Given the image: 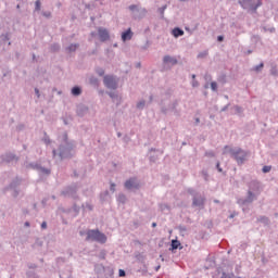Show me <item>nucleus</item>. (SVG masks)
Wrapping results in <instances>:
<instances>
[{
  "mask_svg": "<svg viewBox=\"0 0 278 278\" xmlns=\"http://www.w3.org/2000/svg\"><path fill=\"white\" fill-rule=\"evenodd\" d=\"M53 157H59L62 162L63 160H71L75 155V142L68 140V134H63L62 143L59 148L52 150Z\"/></svg>",
  "mask_w": 278,
  "mask_h": 278,
  "instance_id": "f257e3e1",
  "label": "nucleus"
},
{
  "mask_svg": "<svg viewBox=\"0 0 278 278\" xmlns=\"http://www.w3.org/2000/svg\"><path fill=\"white\" fill-rule=\"evenodd\" d=\"M264 188L262 187V182L257 179L251 180L248 184L247 197L244 199H239L237 201L238 205H251L253 201H257L260 199V194H262Z\"/></svg>",
  "mask_w": 278,
  "mask_h": 278,
  "instance_id": "f03ea898",
  "label": "nucleus"
},
{
  "mask_svg": "<svg viewBox=\"0 0 278 278\" xmlns=\"http://www.w3.org/2000/svg\"><path fill=\"white\" fill-rule=\"evenodd\" d=\"M226 153H229L230 157L235 160L238 166L244 165V163L249 160V151L240 147L231 148L229 146H225L223 154L226 155Z\"/></svg>",
  "mask_w": 278,
  "mask_h": 278,
  "instance_id": "7ed1b4c3",
  "label": "nucleus"
},
{
  "mask_svg": "<svg viewBox=\"0 0 278 278\" xmlns=\"http://www.w3.org/2000/svg\"><path fill=\"white\" fill-rule=\"evenodd\" d=\"M86 242H98L99 244H105L108 242V236L101 232L99 229H89L86 232Z\"/></svg>",
  "mask_w": 278,
  "mask_h": 278,
  "instance_id": "20e7f679",
  "label": "nucleus"
},
{
  "mask_svg": "<svg viewBox=\"0 0 278 278\" xmlns=\"http://www.w3.org/2000/svg\"><path fill=\"white\" fill-rule=\"evenodd\" d=\"M238 3L242 10L251 14H257V9L262 8V0H238Z\"/></svg>",
  "mask_w": 278,
  "mask_h": 278,
  "instance_id": "39448f33",
  "label": "nucleus"
},
{
  "mask_svg": "<svg viewBox=\"0 0 278 278\" xmlns=\"http://www.w3.org/2000/svg\"><path fill=\"white\" fill-rule=\"evenodd\" d=\"M79 186H77V184H73L71 186L65 187L64 190L61 191V194L62 197H66L68 199L77 201L79 199V195L77 194Z\"/></svg>",
  "mask_w": 278,
  "mask_h": 278,
  "instance_id": "423d86ee",
  "label": "nucleus"
},
{
  "mask_svg": "<svg viewBox=\"0 0 278 278\" xmlns=\"http://www.w3.org/2000/svg\"><path fill=\"white\" fill-rule=\"evenodd\" d=\"M128 10L131 12V18H134V21H138L147 16V9L139 8L138 4H130Z\"/></svg>",
  "mask_w": 278,
  "mask_h": 278,
  "instance_id": "0eeeda50",
  "label": "nucleus"
},
{
  "mask_svg": "<svg viewBox=\"0 0 278 278\" xmlns=\"http://www.w3.org/2000/svg\"><path fill=\"white\" fill-rule=\"evenodd\" d=\"M21 184H23V178L16 176L11 182L10 185L5 188V190H12V197H14V199H16L18 197V194H21V190H18V186H21Z\"/></svg>",
  "mask_w": 278,
  "mask_h": 278,
  "instance_id": "6e6552de",
  "label": "nucleus"
},
{
  "mask_svg": "<svg viewBox=\"0 0 278 278\" xmlns=\"http://www.w3.org/2000/svg\"><path fill=\"white\" fill-rule=\"evenodd\" d=\"M124 188L130 192H136V190H140V180L137 177H130L124 182Z\"/></svg>",
  "mask_w": 278,
  "mask_h": 278,
  "instance_id": "1a4fd4ad",
  "label": "nucleus"
},
{
  "mask_svg": "<svg viewBox=\"0 0 278 278\" xmlns=\"http://www.w3.org/2000/svg\"><path fill=\"white\" fill-rule=\"evenodd\" d=\"M103 84L109 90H116L118 88V80L114 75H105L103 78Z\"/></svg>",
  "mask_w": 278,
  "mask_h": 278,
  "instance_id": "9d476101",
  "label": "nucleus"
},
{
  "mask_svg": "<svg viewBox=\"0 0 278 278\" xmlns=\"http://www.w3.org/2000/svg\"><path fill=\"white\" fill-rule=\"evenodd\" d=\"M192 207H199L200 210H203L205 207V198L203 194L195 195L192 198Z\"/></svg>",
  "mask_w": 278,
  "mask_h": 278,
  "instance_id": "9b49d317",
  "label": "nucleus"
},
{
  "mask_svg": "<svg viewBox=\"0 0 278 278\" xmlns=\"http://www.w3.org/2000/svg\"><path fill=\"white\" fill-rule=\"evenodd\" d=\"M98 36L100 38V42H108V40H110V31L106 28L99 27Z\"/></svg>",
  "mask_w": 278,
  "mask_h": 278,
  "instance_id": "f8f14e48",
  "label": "nucleus"
},
{
  "mask_svg": "<svg viewBox=\"0 0 278 278\" xmlns=\"http://www.w3.org/2000/svg\"><path fill=\"white\" fill-rule=\"evenodd\" d=\"M177 105H179V102L175 100L172 104H169L168 108L162 106L161 112L162 114H168V112H174V114H177Z\"/></svg>",
  "mask_w": 278,
  "mask_h": 278,
  "instance_id": "ddd939ff",
  "label": "nucleus"
},
{
  "mask_svg": "<svg viewBox=\"0 0 278 278\" xmlns=\"http://www.w3.org/2000/svg\"><path fill=\"white\" fill-rule=\"evenodd\" d=\"M88 105L86 104H78L76 108V114L77 116H79L80 118H84V116H86L88 114Z\"/></svg>",
  "mask_w": 278,
  "mask_h": 278,
  "instance_id": "4468645a",
  "label": "nucleus"
},
{
  "mask_svg": "<svg viewBox=\"0 0 278 278\" xmlns=\"http://www.w3.org/2000/svg\"><path fill=\"white\" fill-rule=\"evenodd\" d=\"M3 162H7V164H10V162H18V156L14 153H7L2 157Z\"/></svg>",
  "mask_w": 278,
  "mask_h": 278,
  "instance_id": "2eb2a0df",
  "label": "nucleus"
},
{
  "mask_svg": "<svg viewBox=\"0 0 278 278\" xmlns=\"http://www.w3.org/2000/svg\"><path fill=\"white\" fill-rule=\"evenodd\" d=\"M132 38H134V31H131V28H128L127 30L122 33L123 42H127V40H131Z\"/></svg>",
  "mask_w": 278,
  "mask_h": 278,
  "instance_id": "dca6fc26",
  "label": "nucleus"
},
{
  "mask_svg": "<svg viewBox=\"0 0 278 278\" xmlns=\"http://www.w3.org/2000/svg\"><path fill=\"white\" fill-rule=\"evenodd\" d=\"M179 61H177V58L170 56V55H165L163 58V64H172V66H175L178 64Z\"/></svg>",
  "mask_w": 278,
  "mask_h": 278,
  "instance_id": "f3484780",
  "label": "nucleus"
},
{
  "mask_svg": "<svg viewBox=\"0 0 278 278\" xmlns=\"http://www.w3.org/2000/svg\"><path fill=\"white\" fill-rule=\"evenodd\" d=\"M177 249H184V247H181V242L179 240L173 239L169 251H177Z\"/></svg>",
  "mask_w": 278,
  "mask_h": 278,
  "instance_id": "a211bd4d",
  "label": "nucleus"
},
{
  "mask_svg": "<svg viewBox=\"0 0 278 278\" xmlns=\"http://www.w3.org/2000/svg\"><path fill=\"white\" fill-rule=\"evenodd\" d=\"M106 94H109V97L112 99L113 103H116L117 105L121 104V98L118 97V93L108 91Z\"/></svg>",
  "mask_w": 278,
  "mask_h": 278,
  "instance_id": "6ab92c4d",
  "label": "nucleus"
},
{
  "mask_svg": "<svg viewBox=\"0 0 278 278\" xmlns=\"http://www.w3.org/2000/svg\"><path fill=\"white\" fill-rule=\"evenodd\" d=\"M225 270L223 269V267H217L215 269V271L213 273V278H225Z\"/></svg>",
  "mask_w": 278,
  "mask_h": 278,
  "instance_id": "aec40b11",
  "label": "nucleus"
},
{
  "mask_svg": "<svg viewBox=\"0 0 278 278\" xmlns=\"http://www.w3.org/2000/svg\"><path fill=\"white\" fill-rule=\"evenodd\" d=\"M172 34H173L174 38H181V36H184L185 31L180 27H175L172 30Z\"/></svg>",
  "mask_w": 278,
  "mask_h": 278,
  "instance_id": "412c9836",
  "label": "nucleus"
},
{
  "mask_svg": "<svg viewBox=\"0 0 278 278\" xmlns=\"http://www.w3.org/2000/svg\"><path fill=\"white\" fill-rule=\"evenodd\" d=\"M37 173H39V175H46L47 177H49V175H51V168L42 167V165H39V169Z\"/></svg>",
  "mask_w": 278,
  "mask_h": 278,
  "instance_id": "4be33fe9",
  "label": "nucleus"
},
{
  "mask_svg": "<svg viewBox=\"0 0 278 278\" xmlns=\"http://www.w3.org/2000/svg\"><path fill=\"white\" fill-rule=\"evenodd\" d=\"M26 168H31L33 170H39V168H40V163H38V162H30V163H26Z\"/></svg>",
  "mask_w": 278,
  "mask_h": 278,
  "instance_id": "5701e85b",
  "label": "nucleus"
},
{
  "mask_svg": "<svg viewBox=\"0 0 278 278\" xmlns=\"http://www.w3.org/2000/svg\"><path fill=\"white\" fill-rule=\"evenodd\" d=\"M89 84L93 88H99V78H97L96 76H90L89 77Z\"/></svg>",
  "mask_w": 278,
  "mask_h": 278,
  "instance_id": "b1692460",
  "label": "nucleus"
},
{
  "mask_svg": "<svg viewBox=\"0 0 278 278\" xmlns=\"http://www.w3.org/2000/svg\"><path fill=\"white\" fill-rule=\"evenodd\" d=\"M73 97H79L81 94V87L74 86L71 90Z\"/></svg>",
  "mask_w": 278,
  "mask_h": 278,
  "instance_id": "393cba45",
  "label": "nucleus"
},
{
  "mask_svg": "<svg viewBox=\"0 0 278 278\" xmlns=\"http://www.w3.org/2000/svg\"><path fill=\"white\" fill-rule=\"evenodd\" d=\"M232 110H235V114H238L239 116H242V114H244V109L240 105H233Z\"/></svg>",
  "mask_w": 278,
  "mask_h": 278,
  "instance_id": "a878e982",
  "label": "nucleus"
},
{
  "mask_svg": "<svg viewBox=\"0 0 278 278\" xmlns=\"http://www.w3.org/2000/svg\"><path fill=\"white\" fill-rule=\"evenodd\" d=\"M187 192H188V194L192 195V199H194L195 197H199L201 194V192L197 191L194 188H188Z\"/></svg>",
  "mask_w": 278,
  "mask_h": 278,
  "instance_id": "bb28decb",
  "label": "nucleus"
},
{
  "mask_svg": "<svg viewBox=\"0 0 278 278\" xmlns=\"http://www.w3.org/2000/svg\"><path fill=\"white\" fill-rule=\"evenodd\" d=\"M79 47L78 43H72L66 48V51H68V53H75V51H77V48Z\"/></svg>",
  "mask_w": 278,
  "mask_h": 278,
  "instance_id": "cd10ccee",
  "label": "nucleus"
},
{
  "mask_svg": "<svg viewBox=\"0 0 278 278\" xmlns=\"http://www.w3.org/2000/svg\"><path fill=\"white\" fill-rule=\"evenodd\" d=\"M117 201L118 203H122L123 205H125V203H127V197L125 195V193H119L117 195Z\"/></svg>",
  "mask_w": 278,
  "mask_h": 278,
  "instance_id": "c85d7f7f",
  "label": "nucleus"
},
{
  "mask_svg": "<svg viewBox=\"0 0 278 278\" xmlns=\"http://www.w3.org/2000/svg\"><path fill=\"white\" fill-rule=\"evenodd\" d=\"M81 208H83V212H86V210H88L89 212H92V210H94V206H92V204L87 202L85 204H81Z\"/></svg>",
  "mask_w": 278,
  "mask_h": 278,
  "instance_id": "c756f323",
  "label": "nucleus"
},
{
  "mask_svg": "<svg viewBox=\"0 0 278 278\" xmlns=\"http://www.w3.org/2000/svg\"><path fill=\"white\" fill-rule=\"evenodd\" d=\"M167 8H168V5L164 4L163 7L157 9V12H159L161 18H164V12H166Z\"/></svg>",
  "mask_w": 278,
  "mask_h": 278,
  "instance_id": "7c9ffc66",
  "label": "nucleus"
},
{
  "mask_svg": "<svg viewBox=\"0 0 278 278\" xmlns=\"http://www.w3.org/2000/svg\"><path fill=\"white\" fill-rule=\"evenodd\" d=\"M264 68V62H261L258 65H255L252 71H255V73H262V70Z\"/></svg>",
  "mask_w": 278,
  "mask_h": 278,
  "instance_id": "2f4dec72",
  "label": "nucleus"
},
{
  "mask_svg": "<svg viewBox=\"0 0 278 278\" xmlns=\"http://www.w3.org/2000/svg\"><path fill=\"white\" fill-rule=\"evenodd\" d=\"M42 142H45V144H51V138L47 135V131L43 132Z\"/></svg>",
  "mask_w": 278,
  "mask_h": 278,
  "instance_id": "473e14b6",
  "label": "nucleus"
},
{
  "mask_svg": "<svg viewBox=\"0 0 278 278\" xmlns=\"http://www.w3.org/2000/svg\"><path fill=\"white\" fill-rule=\"evenodd\" d=\"M26 277H28V278H40V276H38V275L36 274V271H34V270H28V271L26 273Z\"/></svg>",
  "mask_w": 278,
  "mask_h": 278,
  "instance_id": "72a5a7b5",
  "label": "nucleus"
},
{
  "mask_svg": "<svg viewBox=\"0 0 278 278\" xmlns=\"http://www.w3.org/2000/svg\"><path fill=\"white\" fill-rule=\"evenodd\" d=\"M207 55H208L207 50H204V51L200 52V53L197 55V58H198V60H204V58H207Z\"/></svg>",
  "mask_w": 278,
  "mask_h": 278,
  "instance_id": "f704fd0d",
  "label": "nucleus"
},
{
  "mask_svg": "<svg viewBox=\"0 0 278 278\" xmlns=\"http://www.w3.org/2000/svg\"><path fill=\"white\" fill-rule=\"evenodd\" d=\"M42 8V3L40 2V0H36L35 1V12H40Z\"/></svg>",
  "mask_w": 278,
  "mask_h": 278,
  "instance_id": "c9c22d12",
  "label": "nucleus"
},
{
  "mask_svg": "<svg viewBox=\"0 0 278 278\" xmlns=\"http://www.w3.org/2000/svg\"><path fill=\"white\" fill-rule=\"evenodd\" d=\"M147 104V102L144 100H141L137 103V109L138 110H144V105Z\"/></svg>",
  "mask_w": 278,
  "mask_h": 278,
  "instance_id": "e433bc0d",
  "label": "nucleus"
},
{
  "mask_svg": "<svg viewBox=\"0 0 278 278\" xmlns=\"http://www.w3.org/2000/svg\"><path fill=\"white\" fill-rule=\"evenodd\" d=\"M97 75H99V77H103V75H105V70L98 67L96 70Z\"/></svg>",
  "mask_w": 278,
  "mask_h": 278,
  "instance_id": "4c0bfd02",
  "label": "nucleus"
},
{
  "mask_svg": "<svg viewBox=\"0 0 278 278\" xmlns=\"http://www.w3.org/2000/svg\"><path fill=\"white\" fill-rule=\"evenodd\" d=\"M270 170H273V166L270 165H265L262 168V173H270Z\"/></svg>",
  "mask_w": 278,
  "mask_h": 278,
  "instance_id": "58836bf2",
  "label": "nucleus"
},
{
  "mask_svg": "<svg viewBox=\"0 0 278 278\" xmlns=\"http://www.w3.org/2000/svg\"><path fill=\"white\" fill-rule=\"evenodd\" d=\"M50 49H51V51H53V53H55V52L60 51V46H59V43H53Z\"/></svg>",
  "mask_w": 278,
  "mask_h": 278,
  "instance_id": "ea45409f",
  "label": "nucleus"
},
{
  "mask_svg": "<svg viewBox=\"0 0 278 278\" xmlns=\"http://www.w3.org/2000/svg\"><path fill=\"white\" fill-rule=\"evenodd\" d=\"M211 89L213 90V92H216V90H218V84H216V81H212Z\"/></svg>",
  "mask_w": 278,
  "mask_h": 278,
  "instance_id": "a19ab883",
  "label": "nucleus"
},
{
  "mask_svg": "<svg viewBox=\"0 0 278 278\" xmlns=\"http://www.w3.org/2000/svg\"><path fill=\"white\" fill-rule=\"evenodd\" d=\"M81 207H79L77 204L74 203L73 211L75 212L76 216L79 214Z\"/></svg>",
  "mask_w": 278,
  "mask_h": 278,
  "instance_id": "79ce46f5",
  "label": "nucleus"
},
{
  "mask_svg": "<svg viewBox=\"0 0 278 278\" xmlns=\"http://www.w3.org/2000/svg\"><path fill=\"white\" fill-rule=\"evenodd\" d=\"M1 38H2L3 42H8V40H10V34H8V33L2 34Z\"/></svg>",
  "mask_w": 278,
  "mask_h": 278,
  "instance_id": "37998d69",
  "label": "nucleus"
},
{
  "mask_svg": "<svg viewBox=\"0 0 278 278\" xmlns=\"http://www.w3.org/2000/svg\"><path fill=\"white\" fill-rule=\"evenodd\" d=\"M41 14H42V16H45V18H51V12L50 11H42Z\"/></svg>",
  "mask_w": 278,
  "mask_h": 278,
  "instance_id": "c03bdc74",
  "label": "nucleus"
},
{
  "mask_svg": "<svg viewBox=\"0 0 278 278\" xmlns=\"http://www.w3.org/2000/svg\"><path fill=\"white\" fill-rule=\"evenodd\" d=\"M270 74L274 75V77H277L278 71H277V67H276V66H273V67H271Z\"/></svg>",
  "mask_w": 278,
  "mask_h": 278,
  "instance_id": "a18cd8bd",
  "label": "nucleus"
},
{
  "mask_svg": "<svg viewBox=\"0 0 278 278\" xmlns=\"http://www.w3.org/2000/svg\"><path fill=\"white\" fill-rule=\"evenodd\" d=\"M258 222H260V223H265V224H267V223H268V217H266V216H260V217H258Z\"/></svg>",
  "mask_w": 278,
  "mask_h": 278,
  "instance_id": "49530a36",
  "label": "nucleus"
},
{
  "mask_svg": "<svg viewBox=\"0 0 278 278\" xmlns=\"http://www.w3.org/2000/svg\"><path fill=\"white\" fill-rule=\"evenodd\" d=\"M27 266L28 268H30V270L38 268V265H36L35 263H28Z\"/></svg>",
  "mask_w": 278,
  "mask_h": 278,
  "instance_id": "de8ad7c7",
  "label": "nucleus"
},
{
  "mask_svg": "<svg viewBox=\"0 0 278 278\" xmlns=\"http://www.w3.org/2000/svg\"><path fill=\"white\" fill-rule=\"evenodd\" d=\"M127 273L125 271V269H119L118 270V277H126Z\"/></svg>",
  "mask_w": 278,
  "mask_h": 278,
  "instance_id": "09e8293b",
  "label": "nucleus"
},
{
  "mask_svg": "<svg viewBox=\"0 0 278 278\" xmlns=\"http://www.w3.org/2000/svg\"><path fill=\"white\" fill-rule=\"evenodd\" d=\"M191 86H192V88H199V80L193 79V80L191 81Z\"/></svg>",
  "mask_w": 278,
  "mask_h": 278,
  "instance_id": "8fccbe9b",
  "label": "nucleus"
},
{
  "mask_svg": "<svg viewBox=\"0 0 278 278\" xmlns=\"http://www.w3.org/2000/svg\"><path fill=\"white\" fill-rule=\"evenodd\" d=\"M160 210H161V212H164V211L169 210V208H168L167 204H160Z\"/></svg>",
  "mask_w": 278,
  "mask_h": 278,
  "instance_id": "3c124183",
  "label": "nucleus"
},
{
  "mask_svg": "<svg viewBox=\"0 0 278 278\" xmlns=\"http://www.w3.org/2000/svg\"><path fill=\"white\" fill-rule=\"evenodd\" d=\"M110 190H111V192H116V184L111 182Z\"/></svg>",
  "mask_w": 278,
  "mask_h": 278,
  "instance_id": "603ef678",
  "label": "nucleus"
},
{
  "mask_svg": "<svg viewBox=\"0 0 278 278\" xmlns=\"http://www.w3.org/2000/svg\"><path fill=\"white\" fill-rule=\"evenodd\" d=\"M224 278H236V275L233 273H229V274L225 273Z\"/></svg>",
  "mask_w": 278,
  "mask_h": 278,
  "instance_id": "864d4df0",
  "label": "nucleus"
},
{
  "mask_svg": "<svg viewBox=\"0 0 278 278\" xmlns=\"http://www.w3.org/2000/svg\"><path fill=\"white\" fill-rule=\"evenodd\" d=\"M263 29L264 31H269L270 34H275V27H270V28L264 27Z\"/></svg>",
  "mask_w": 278,
  "mask_h": 278,
  "instance_id": "5fc2aeb1",
  "label": "nucleus"
},
{
  "mask_svg": "<svg viewBox=\"0 0 278 278\" xmlns=\"http://www.w3.org/2000/svg\"><path fill=\"white\" fill-rule=\"evenodd\" d=\"M202 175H203L205 181H207V177H210V175L207 174V170L203 169Z\"/></svg>",
  "mask_w": 278,
  "mask_h": 278,
  "instance_id": "6e6d98bb",
  "label": "nucleus"
},
{
  "mask_svg": "<svg viewBox=\"0 0 278 278\" xmlns=\"http://www.w3.org/2000/svg\"><path fill=\"white\" fill-rule=\"evenodd\" d=\"M216 169L218 170V173H223V167H220V162L216 163Z\"/></svg>",
  "mask_w": 278,
  "mask_h": 278,
  "instance_id": "4d7b16f0",
  "label": "nucleus"
},
{
  "mask_svg": "<svg viewBox=\"0 0 278 278\" xmlns=\"http://www.w3.org/2000/svg\"><path fill=\"white\" fill-rule=\"evenodd\" d=\"M231 105V103H228L227 105H225L220 112H227V110H229V106Z\"/></svg>",
  "mask_w": 278,
  "mask_h": 278,
  "instance_id": "13d9d810",
  "label": "nucleus"
},
{
  "mask_svg": "<svg viewBox=\"0 0 278 278\" xmlns=\"http://www.w3.org/2000/svg\"><path fill=\"white\" fill-rule=\"evenodd\" d=\"M35 94H36L37 99H40V89L35 88Z\"/></svg>",
  "mask_w": 278,
  "mask_h": 278,
  "instance_id": "bf43d9fd",
  "label": "nucleus"
},
{
  "mask_svg": "<svg viewBox=\"0 0 278 278\" xmlns=\"http://www.w3.org/2000/svg\"><path fill=\"white\" fill-rule=\"evenodd\" d=\"M240 265H236V267H235V273L237 274V275H240Z\"/></svg>",
  "mask_w": 278,
  "mask_h": 278,
  "instance_id": "052dcab7",
  "label": "nucleus"
},
{
  "mask_svg": "<svg viewBox=\"0 0 278 278\" xmlns=\"http://www.w3.org/2000/svg\"><path fill=\"white\" fill-rule=\"evenodd\" d=\"M223 40H225L223 35L217 36V42H223Z\"/></svg>",
  "mask_w": 278,
  "mask_h": 278,
  "instance_id": "680f3d73",
  "label": "nucleus"
},
{
  "mask_svg": "<svg viewBox=\"0 0 278 278\" xmlns=\"http://www.w3.org/2000/svg\"><path fill=\"white\" fill-rule=\"evenodd\" d=\"M205 155H207L208 157H214V152H212V151L206 152Z\"/></svg>",
  "mask_w": 278,
  "mask_h": 278,
  "instance_id": "e2e57ef3",
  "label": "nucleus"
},
{
  "mask_svg": "<svg viewBox=\"0 0 278 278\" xmlns=\"http://www.w3.org/2000/svg\"><path fill=\"white\" fill-rule=\"evenodd\" d=\"M236 216H238V213L233 212L229 215V218H236Z\"/></svg>",
  "mask_w": 278,
  "mask_h": 278,
  "instance_id": "0e129e2a",
  "label": "nucleus"
},
{
  "mask_svg": "<svg viewBox=\"0 0 278 278\" xmlns=\"http://www.w3.org/2000/svg\"><path fill=\"white\" fill-rule=\"evenodd\" d=\"M41 229H47V222L41 223Z\"/></svg>",
  "mask_w": 278,
  "mask_h": 278,
  "instance_id": "69168bd1",
  "label": "nucleus"
},
{
  "mask_svg": "<svg viewBox=\"0 0 278 278\" xmlns=\"http://www.w3.org/2000/svg\"><path fill=\"white\" fill-rule=\"evenodd\" d=\"M150 162H157V157H155V156H150Z\"/></svg>",
  "mask_w": 278,
  "mask_h": 278,
  "instance_id": "338daca9",
  "label": "nucleus"
},
{
  "mask_svg": "<svg viewBox=\"0 0 278 278\" xmlns=\"http://www.w3.org/2000/svg\"><path fill=\"white\" fill-rule=\"evenodd\" d=\"M180 231H187L188 229L186 228V226H180L179 227Z\"/></svg>",
  "mask_w": 278,
  "mask_h": 278,
  "instance_id": "774afa93",
  "label": "nucleus"
}]
</instances>
